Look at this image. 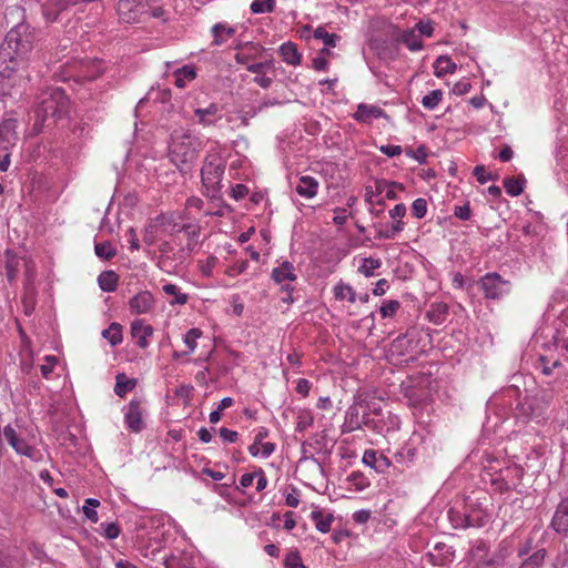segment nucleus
I'll return each mask as SVG.
<instances>
[{"label": "nucleus", "mask_w": 568, "mask_h": 568, "mask_svg": "<svg viewBox=\"0 0 568 568\" xmlns=\"http://www.w3.org/2000/svg\"><path fill=\"white\" fill-rule=\"evenodd\" d=\"M36 41L33 29L29 24L19 23L6 36L0 47V74L10 79L12 73L24 64Z\"/></svg>", "instance_id": "1"}, {"label": "nucleus", "mask_w": 568, "mask_h": 568, "mask_svg": "<svg viewBox=\"0 0 568 568\" xmlns=\"http://www.w3.org/2000/svg\"><path fill=\"white\" fill-rule=\"evenodd\" d=\"M69 111L70 101L64 91L59 88H54L41 93L36 113L42 123H45L47 121L57 123L58 121L67 118Z\"/></svg>", "instance_id": "2"}, {"label": "nucleus", "mask_w": 568, "mask_h": 568, "mask_svg": "<svg viewBox=\"0 0 568 568\" xmlns=\"http://www.w3.org/2000/svg\"><path fill=\"white\" fill-rule=\"evenodd\" d=\"M173 521L169 515L155 510L144 514V538L149 540V547L154 545L151 555L153 557L159 554L171 537L173 530Z\"/></svg>", "instance_id": "3"}, {"label": "nucleus", "mask_w": 568, "mask_h": 568, "mask_svg": "<svg viewBox=\"0 0 568 568\" xmlns=\"http://www.w3.org/2000/svg\"><path fill=\"white\" fill-rule=\"evenodd\" d=\"M201 141L189 132H175L170 144V156L176 166L187 165L195 161Z\"/></svg>", "instance_id": "4"}, {"label": "nucleus", "mask_w": 568, "mask_h": 568, "mask_svg": "<svg viewBox=\"0 0 568 568\" xmlns=\"http://www.w3.org/2000/svg\"><path fill=\"white\" fill-rule=\"evenodd\" d=\"M524 475L523 468L517 464H507L505 467H499L498 460H493L486 468L484 480L489 479L490 484L497 490H509L516 488Z\"/></svg>", "instance_id": "5"}, {"label": "nucleus", "mask_w": 568, "mask_h": 568, "mask_svg": "<svg viewBox=\"0 0 568 568\" xmlns=\"http://www.w3.org/2000/svg\"><path fill=\"white\" fill-rule=\"evenodd\" d=\"M2 434L7 443L18 455L28 457L33 462H40L42 459V454L34 446V436H24L22 432H18L11 425L4 426Z\"/></svg>", "instance_id": "6"}, {"label": "nucleus", "mask_w": 568, "mask_h": 568, "mask_svg": "<svg viewBox=\"0 0 568 568\" xmlns=\"http://www.w3.org/2000/svg\"><path fill=\"white\" fill-rule=\"evenodd\" d=\"M146 233L148 237L144 236V241L155 242L158 239H162L172 233H183V235L195 236L197 229L194 225L180 226L173 223L172 216L161 215L149 225Z\"/></svg>", "instance_id": "7"}, {"label": "nucleus", "mask_w": 568, "mask_h": 568, "mask_svg": "<svg viewBox=\"0 0 568 568\" xmlns=\"http://www.w3.org/2000/svg\"><path fill=\"white\" fill-rule=\"evenodd\" d=\"M93 0H48L42 6V13L47 22H55L62 18V14L73 10L74 13L82 11L85 3L92 2Z\"/></svg>", "instance_id": "8"}, {"label": "nucleus", "mask_w": 568, "mask_h": 568, "mask_svg": "<svg viewBox=\"0 0 568 568\" xmlns=\"http://www.w3.org/2000/svg\"><path fill=\"white\" fill-rule=\"evenodd\" d=\"M271 278L282 291L293 292L294 282L297 280V270L292 262L284 260L273 267Z\"/></svg>", "instance_id": "9"}, {"label": "nucleus", "mask_w": 568, "mask_h": 568, "mask_svg": "<svg viewBox=\"0 0 568 568\" xmlns=\"http://www.w3.org/2000/svg\"><path fill=\"white\" fill-rule=\"evenodd\" d=\"M480 286L487 298H500L510 292V283L497 273L486 274L480 280Z\"/></svg>", "instance_id": "10"}, {"label": "nucleus", "mask_w": 568, "mask_h": 568, "mask_svg": "<svg viewBox=\"0 0 568 568\" xmlns=\"http://www.w3.org/2000/svg\"><path fill=\"white\" fill-rule=\"evenodd\" d=\"M224 169L221 159L206 160L201 170L203 184L207 189H217L222 182Z\"/></svg>", "instance_id": "11"}, {"label": "nucleus", "mask_w": 568, "mask_h": 568, "mask_svg": "<svg viewBox=\"0 0 568 568\" xmlns=\"http://www.w3.org/2000/svg\"><path fill=\"white\" fill-rule=\"evenodd\" d=\"M124 422L129 429L139 433L142 429V406L139 399H133L124 407Z\"/></svg>", "instance_id": "12"}, {"label": "nucleus", "mask_w": 568, "mask_h": 568, "mask_svg": "<svg viewBox=\"0 0 568 568\" xmlns=\"http://www.w3.org/2000/svg\"><path fill=\"white\" fill-rule=\"evenodd\" d=\"M119 19L124 23H134L140 19L141 11L138 0H119L118 2Z\"/></svg>", "instance_id": "13"}, {"label": "nucleus", "mask_w": 568, "mask_h": 568, "mask_svg": "<svg viewBox=\"0 0 568 568\" xmlns=\"http://www.w3.org/2000/svg\"><path fill=\"white\" fill-rule=\"evenodd\" d=\"M385 116V112L377 105L361 103L357 105L353 119L359 123H371L375 119Z\"/></svg>", "instance_id": "14"}, {"label": "nucleus", "mask_w": 568, "mask_h": 568, "mask_svg": "<svg viewBox=\"0 0 568 568\" xmlns=\"http://www.w3.org/2000/svg\"><path fill=\"white\" fill-rule=\"evenodd\" d=\"M272 69V61L252 63L247 65V70L255 74L254 82L263 89H267L272 83V79L266 75V71Z\"/></svg>", "instance_id": "15"}, {"label": "nucleus", "mask_w": 568, "mask_h": 568, "mask_svg": "<svg viewBox=\"0 0 568 568\" xmlns=\"http://www.w3.org/2000/svg\"><path fill=\"white\" fill-rule=\"evenodd\" d=\"M172 75L174 85L179 89H184L196 79L197 71L194 65L185 64L174 70Z\"/></svg>", "instance_id": "16"}, {"label": "nucleus", "mask_w": 568, "mask_h": 568, "mask_svg": "<svg viewBox=\"0 0 568 568\" xmlns=\"http://www.w3.org/2000/svg\"><path fill=\"white\" fill-rule=\"evenodd\" d=\"M282 60L293 67H297L302 62V54L297 49V45L292 41L284 42L278 48Z\"/></svg>", "instance_id": "17"}, {"label": "nucleus", "mask_w": 568, "mask_h": 568, "mask_svg": "<svg viewBox=\"0 0 568 568\" xmlns=\"http://www.w3.org/2000/svg\"><path fill=\"white\" fill-rule=\"evenodd\" d=\"M295 191L302 197L313 199L318 192V182L310 175H303L298 179Z\"/></svg>", "instance_id": "18"}, {"label": "nucleus", "mask_w": 568, "mask_h": 568, "mask_svg": "<svg viewBox=\"0 0 568 568\" xmlns=\"http://www.w3.org/2000/svg\"><path fill=\"white\" fill-rule=\"evenodd\" d=\"M311 519L320 532L327 534L331 530L334 516L332 513H324L322 509L316 507L311 513Z\"/></svg>", "instance_id": "19"}, {"label": "nucleus", "mask_w": 568, "mask_h": 568, "mask_svg": "<svg viewBox=\"0 0 568 568\" xmlns=\"http://www.w3.org/2000/svg\"><path fill=\"white\" fill-rule=\"evenodd\" d=\"M551 526L557 532L568 531V499L560 503L552 520Z\"/></svg>", "instance_id": "20"}, {"label": "nucleus", "mask_w": 568, "mask_h": 568, "mask_svg": "<svg viewBox=\"0 0 568 568\" xmlns=\"http://www.w3.org/2000/svg\"><path fill=\"white\" fill-rule=\"evenodd\" d=\"M434 75L443 78L446 74H453L457 70V64L448 55H439L434 64Z\"/></svg>", "instance_id": "21"}, {"label": "nucleus", "mask_w": 568, "mask_h": 568, "mask_svg": "<svg viewBox=\"0 0 568 568\" xmlns=\"http://www.w3.org/2000/svg\"><path fill=\"white\" fill-rule=\"evenodd\" d=\"M362 418L359 416V412L357 406H349L345 414V420L342 426L343 433H352L356 429H359L362 426Z\"/></svg>", "instance_id": "22"}, {"label": "nucleus", "mask_w": 568, "mask_h": 568, "mask_svg": "<svg viewBox=\"0 0 568 568\" xmlns=\"http://www.w3.org/2000/svg\"><path fill=\"white\" fill-rule=\"evenodd\" d=\"M219 112L220 109L215 103H211L207 108L196 109L194 111L199 122L205 125L214 124L220 118Z\"/></svg>", "instance_id": "23"}, {"label": "nucleus", "mask_w": 568, "mask_h": 568, "mask_svg": "<svg viewBox=\"0 0 568 568\" xmlns=\"http://www.w3.org/2000/svg\"><path fill=\"white\" fill-rule=\"evenodd\" d=\"M101 64L102 62L98 59L83 61L81 64L82 75L88 80H94L103 72Z\"/></svg>", "instance_id": "24"}, {"label": "nucleus", "mask_w": 568, "mask_h": 568, "mask_svg": "<svg viewBox=\"0 0 568 568\" xmlns=\"http://www.w3.org/2000/svg\"><path fill=\"white\" fill-rule=\"evenodd\" d=\"M333 293L335 298L338 301L347 300L349 303H354L356 301V293L353 287L342 281L335 284Z\"/></svg>", "instance_id": "25"}, {"label": "nucleus", "mask_w": 568, "mask_h": 568, "mask_svg": "<svg viewBox=\"0 0 568 568\" xmlns=\"http://www.w3.org/2000/svg\"><path fill=\"white\" fill-rule=\"evenodd\" d=\"M119 277L113 271H104L98 277L99 286L104 292L116 290Z\"/></svg>", "instance_id": "26"}, {"label": "nucleus", "mask_w": 568, "mask_h": 568, "mask_svg": "<svg viewBox=\"0 0 568 568\" xmlns=\"http://www.w3.org/2000/svg\"><path fill=\"white\" fill-rule=\"evenodd\" d=\"M212 33L214 36V44L220 45L235 33V29L225 23H216L212 28Z\"/></svg>", "instance_id": "27"}, {"label": "nucleus", "mask_w": 568, "mask_h": 568, "mask_svg": "<svg viewBox=\"0 0 568 568\" xmlns=\"http://www.w3.org/2000/svg\"><path fill=\"white\" fill-rule=\"evenodd\" d=\"M138 384L135 378H128L124 374L116 376V383L114 386V393L123 397L128 392L132 390Z\"/></svg>", "instance_id": "28"}, {"label": "nucleus", "mask_w": 568, "mask_h": 568, "mask_svg": "<svg viewBox=\"0 0 568 568\" xmlns=\"http://www.w3.org/2000/svg\"><path fill=\"white\" fill-rule=\"evenodd\" d=\"M400 41L406 44L410 51H418L423 48V42L416 30H405L400 36Z\"/></svg>", "instance_id": "29"}, {"label": "nucleus", "mask_w": 568, "mask_h": 568, "mask_svg": "<svg viewBox=\"0 0 568 568\" xmlns=\"http://www.w3.org/2000/svg\"><path fill=\"white\" fill-rule=\"evenodd\" d=\"M275 449V445L271 442H262L260 445L252 444L248 447V453L253 457L267 458Z\"/></svg>", "instance_id": "30"}, {"label": "nucleus", "mask_w": 568, "mask_h": 568, "mask_svg": "<svg viewBox=\"0 0 568 568\" xmlns=\"http://www.w3.org/2000/svg\"><path fill=\"white\" fill-rule=\"evenodd\" d=\"M443 98L444 92L440 89H435L424 95L420 102L426 110L433 111L439 105Z\"/></svg>", "instance_id": "31"}, {"label": "nucleus", "mask_w": 568, "mask_h": 568, "mask_svg": "<svg viewBox=\"0 0 568 568\" xmlns=\"http://www.w3.org/2000/svg\"><path fill=\"white\" fill-rule=\"evenodd\" d=\"M347 483L349 485V490L353 491H363L369 486V480L359 473H352L347 477Z\"/></svg>", "instance_id": "32"}, {"label": "nucleus", "mask_w": 568, "mask_h": 568, "mask_svg": "<svg viewBox=\"0 0 568 568\" xmlns=\"http://www.w3.org/2000/svg\"><path fill=\"white\" fill-rule=\"evenodd\" d=\"M102 336L110 342L112 346L118 345L122 341L121 325L112 323L109 328L102 332Z\"/></svg>", "instance_id": "33"}, {"label": "nucleus", "mask_w": 568, "mask_h": 568, "mask_svg": "<svg viewBox=\"0 0 568 568\" xmlns=\"http://www.w3.org/2000/svg\"><path fill=\"white\" fill-rule=\"evenodd\" d=\"M162 290L166 295L173 297V300L171 301L172 304L174 303L183 305L187 302V295L185 293H182L180 288L174 284H164Z\"/></svg>", "instance_id": "34"}, {"label": "nucleus", "mask_w": 568, "mask_h": 568, "mask_svg": "<svg viewBox=\"0 0 568 568\" xmlns=\"http://www.w3.org/2000/svg\"><path fill=\"white\" fill-rule=\"evenodd\" d=\"M399 187L396 183H389L387 181H377L376 182V191L378 194L384 195L385 199L394 200L396 199V189Z\"/></svg>", "instance_id": "35"}, {"label": "nucleus", "mask_w": 568, "mask_h": 568, "mask_svg": "<svg viewBox=\"0 0 568 568\" xmlns=\"http://www.w3.org/2000/svg\"><path fill=\"white\" fill-rule=\"evenodd\" d=\"M382 265L381 260L374 257L363 258L362 264L358 267V271L366 277H371L374 275V272L379 268Z\"/></svg>", "instance_id": "36"}, {"label": "nucleus", "mask_w": 568, "mask_h": 568, "mask_svg": "<svg viewBox=\"0 0 568 568\" xmlns=\"http://www.w3.org/2000/svg\"><path fill=\"white\" fill-rule=\"evenodd\" d=\"M100 506V501L95 498H88L84 501V505L82 507L84 516L91 521V523H98L99 516L95 510L97 507Z\"/></svg>", "instance_id": "37"}, {"label": "nucleus", "mask_w": 568, "mask_h": 568, "mask_svg": "<svg viewBox=\"0 0 568 568\" xmlns=\"http://www.w3.org/2000/svg\"><path fill=\"white\" fill-rule=\"evenodd\" d=\"M250 8L254 14L270 13L275 8V0H254Z\"/></svg>", "instance_id": "38"}, {"label": "nucleus", "mask_w": 568, "mask_h": 568, "mask_svg": "<svg viewBox=\"0 0 568 568\" xmlns=\"http://www.w3.org/2000/svg\"><path fill=\"white\" fill-rule=\"evenodd\" d=\"M546 557L544 549L537 550L528 559H526L520 568H540Z\"/></svg>", "instance_id": "39"}, {"label": "nucleus", "mask_w": 568, "mask_h": 568, "mask_svg": "<svg viewBox=\"0 0 568 568\" xmlns=\"http://www.w3.org/2000/svg\"><path fill=\"white\" fill-rule=\"evenodd\" d=\"M428 210L427 201L423 197H418L412 203V214L415 219L422 220L426 216Z\"/></svg>", "instance_id": "40"}, {"label": "nucleus", "mask_w": 568, "mask_h": 568, "mask_svg": "<svg viewBox=\"0 0 568 568\" xmlns=\"http://www.w3.org/2000/svg\"><path fill=\"white\" fill-rule=\"evenodd\" d=\"M285 568H307L302 560L301 554L297 550H291L286 554L284 559Z\"/></svg>", "instance_id": "41"}, {"label": "nucleus", "mask_w": 568, "mask_h": 568, "mask_svg": "<svg viewBox=\"0 0 568 568\" xmlns=\"http://www.w3.org/2000/svg\"><path fill=\"white\" fill-rule=\"evenodd\" d=\"M95 254L103 260H110L115 255V250L110 242L97 243L94 246Z\"/></svg>", "instance_id": "42"}, {"label": "nucleus", "mask_w": 568, "mask_h": 568, "mask_svg": "<svg viewBox=\"0 0 568 568\" xmlns=\"http://www.w3.org/2000/svg\"><path fill=\"white\" fill-rule=\"evenodd\" d=\"M504 187L510 196H518L524 191V183L518 179H506Z\"/></svg>", "instance_id": "43"}, {"label": "nucleus", "mask_w": 568, "mask_h": 568, "mask_svg": "<svg viewBox=\"0 0 568 568\" xmlns=\"http://www.w3.org/2000/svg\"><path fill=\"white\" fill-rule=\"evenodd\" d=\"M202 336V331L199 328H191L183 338L187 347V353H193L196 348V342Z\"/></svg>", "instance_id": "44"}, {"label": "nucleus", "mask_w": 568, "mask_h": 568, "mask_svg": "<svg viewBox=\"0 0 568 568\" xmlns=\"http://www.w3.org/2000/svg\"><path fill=\"white\" fill-rule=\"evenodd\" d=\"M314 38L322 40L326 47L333 48L336 45L337 36L334 33H328L324 28H317L314 31Z\"/></svg>", "instance_id": "45"}, {"label": "nucleus", "mask_w": 568, "mask_h": 568, "mask_svg": "<svg viewBox=\"0 0 568 568\" xmlns=\"http://www.w3.org/2000/svg\"><path fill=\"white\" fill-rule=\"evenodd\" d=\"M398 308H399V302L395 301V300H389V301H385L382 304L379 312H381L382 317L386 318V317H392L397 312Z\"/></svg>", "instance_id": "46"}, {"label": "nucleus", "mask_w": 568, "mask_h": 568, "mask_svg": "<svg viewBox=\"0 0 568 568\" xmlns=\"http://www.w3.org/2000/svg\"><path fill=\"white\" fill-rule=\"evenodd\" d=\"M57 363H58V358L55 356L48 355L44 357V364H42L40 366V371H41L42 376L45 379L50 378V375L53 372V368Z\"/></svg>", "instance_id": "47"}, {"label": "nucleus", "mask_w": 568, "mask_h": 568, "mask_svg": "<svg viewBox=\"0 0 568 568\" xmlns=\"http://www.w3.org/2000/svg\"><path fill=\"white\" fill-rule=\"evenodd\" d=\"M131 335L138 346H142V320L138 318L131 324Z\"/></svg>", "instance_id": "48"}, {"label": "nucleus", "mask_w": 568, "mask_h": 568, "mask_svg": "<svg viewBox=\"0 0 568 568\" xmlns=\"http://www.w3.org/2000/svg\"><path fill=\"white\" fill-rule=\"evenodd\" d=\"M471 89V84L468 80L463 79L457 81L452 89L453 94L455 95H464L468 93Z\"/></svg>", "instance_id": "49"}, {"label": "nucleus", "mask_w": 568, "mask_h": 568, "mask_svg": "<svg viewBox=\"0 0 568 568\" xmlns=\"http://www.w3.org/2000/svg\"><path fill=\"white\" fill-rule=\"evenodd\" d=\"M248 264L246 261H237L226 270V274L231 277H235L244 273Z\"/></svg>", "instance_id": "50"}, {"label": "nucleus", "mask_w": 568, "mask_h": 568, "mask_svg": "<svg viewBox=\"0 0 568 568\" xmlns=\"http://www.w3.org/2000/svg\"><path fill=\"white\" fill-rule=\"evenodd\" d=\"M416 33L425 37H430L433 34L434 28L429 21H420L416 24L415 29Z\"/></svg>", "instance_id": "51"}, {"label": "nucleus", "mask_w": 568, "mask_h": 568, "mask_svg": "<svg viewBox=\"0 0 568 568\" xmlns=\"http://www.w3.org/2000/svg\"><path fill=\"white\" fill-rule=\"evenodd\" d=\"M379 151L389 158H394V156L400 155L403 150H402L400 145L385 144V145L379 146Z\"/></svg>", "instance_id": "52"}, {"label": "nucleus", "mask_w": 568, "mask_h": 568, "mask_svg": "<svg viewBox=\"0 0 568 568\" xmlns=\"http://www.w3.org/2000/svg\"><path fill=\"white\" fill-rule=\"evenodd\" d=\"M407 209L404 203L396 204L392 210H389V217L393 220H403L406 215Z\"/></svg>", "instance_id": "53"}, {"label": "nucleus", "mask_w": 568, "mask_h": 568, "mask_svg": "<svg viewBox=\"0 0 568 568\" xmlns=\"http://www.w3.org/2000/svg\"><path fill=\"white\" fill-rule=\"evenodd\" d=\"M404 229H405V223L403 222V220H394V223H393L390 230L384 234V237L393 239V237H395V235L403 232Z\"/></svg>", "instance_id": "54"}, {"label": "nucleus", "mask_w": 568, "mask_h": 568, "mask_svg": "<svg viewBox=\"0 0 568 568\" xmlns=\"http://www.w3.org/2000/svg\"><path fill=\"white\" fill-rule=\"evenodd\" d=\"M220 436L224 443L231 444L236 442L239 434L235 430L222 427L220 428Z\"/></svg>", "instance_id": "55"}, {"label": "nucleus", "mask_w": 568, "mask_h": 568, "mask_svg": "<svg viewBox=\"0 0 568 568\" xmlns=\"http://www.w3.org/2000/svg\"><path fill=\"white\" fill-rule=\"evenodd\" d=\"M454 215L459 220L467 221L470 219L469 204L458 205L454 209Z\"/></svg>", "instance_id": "56"}, {"label": "nucleus", "mask_w": 568, "mask_h": 568, "mask_svg": "<svg viewBox=\"0 0 568 568\" xmlns=\"http://www.w3.org/2000/svg\"><path fill=\"white\" fill-rule=\"evenodd\" d=\"M125 241L129 243V247L132 251H139L140 243L139 237L133 229H130L125 235Z\"/></svg>", "instance_id": "57"}, {"label": "nucleus", "mask_w": 568, "mask_h": 568, "mask_svg": "<svg viewBox=\"0 0 568 568\" xmlns=\"http://www.w3.org/2000/svg\"><path fill=\"white\" fill-rule=\"evenodd\" d=\"M474 175L480 184H485L490 180L489 173H487L485 166L477 165L474 169Z\"/></svg>", "instance_id": "58"}, {"label": "nucleus", "mask_w": 568, "mask_h": 568, "mask_svg": "<svg viewBox=\"0 0 568 568\" xmlns=\"http://www.w3.org/2000/svg\"><path fill=\"white\" fill-rule=\"evenodd\" d=\"M285 504L288 507L296 508L300 504V494H297L296 489L293 488L291 493H285Z\"/></svg>", "instance_id": "59"}, {"label": "nucleus", "mask_w": 568, "mask_h": 568, "mask_svg": "<svg viewBox=\"0 0 568 568\" xmlns=\"http://www.w3.org/2000/svg\"><path fill=\"white\" fill-rule=\"evenodd\" d=\"M348 212L346 209H335L333 221L336 225H343L348 219Z\"/></svg>", "instance_id": "60"}, {"label": "nucleus", "mask_w": 568, "mask_h": 568, "mask_svg": "<svg viewBox=\"0 0 568 568\" xmlns=\"http://www.w3.org/2000/svg\"><path fill=\"white\" fill-rule=\"evenodd\" d=\"M104 527V536L108 539H115L120 534V528L116 524L110 523L102 525Z\"/></svg>", "instance_id": "61"}, {"label": "nucleus", "mask_w": 568, "mask_h": 568, "mask_svg": "<svg viewBox=\"0 0 568 568\" xmlns=\"http://www.w3.org/2000/svg\"><path fill=\"white\" fill-rule=\"evenodd\" d=\"M248 194V189L244 184H236L232 187V196L239 201Z\"/></svg>", "instance_id": "62"}, {"label": "nucleus", "mask_w": 568, "mask_h": 568, "mask_svg": "<svg viewBox=\"0 0 568 568\" xmlns=\"http://www.w3.org/2000/svg\"><path fill=\"white\" fill-rule=\"evenodd\" d=\"M376 460H377V455H376V452L374 450H365L364 454H363V458H362V462L368 466V467H375L376 465Z\"/></svg>", "instance_id": "63"}, {"label": "nucleus", "mask_w": 568, "mask_h": 568, "mask_svg": "<svg viewBox=\"0 0 568 568\" xmlns=\"http://www.w3.org/2000/svg\"><path fill=\"white\" fill-rule=\"evenodd\" d=\"M295 389L302 396H307L311 390V383L305 378H300L296 383Z\"/></svg>", "instance_id": "64"}]
</instances>
